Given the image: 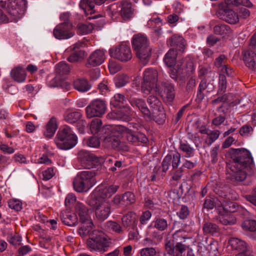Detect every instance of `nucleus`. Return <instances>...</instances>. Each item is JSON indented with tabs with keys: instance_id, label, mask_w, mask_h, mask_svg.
Listing matches in <instances>:
<instances>
[{
	"instance_id": "35",
	"label": "nucleus",
	"mask_w": 256,
	"mask_h": 256,
	"mask_svg": "<svg viewBox=\"0 0 256 256\" xmlns=\"http://www.w3.org/2000/svg\"><path fill=\"white\" fill-rule=\"evenodd\" d=\"M61 219L64 224L70 226H74L78 224V218L75 214H68L66 216L64 214H61Z\"/></svg>"
},
{
	"instance_id": "15",
	"label": "nucleus",
	"mask_w": 256,
	"mask_h": 256,
	"mask_svg": "<svg viewBox=\"0 0 256 256\" xmlns=\"http://www.w3.org/2000/svg\"><path fill=\"white\" fill-rule=\"evenodd\" d=\"M228 58L224 54H220L216 58L214 64L221 73H226L228 76H233L234 71L227 64Z\"/></svg>"
},
{
	"instance_id": "52",
	"label": "nucleus",
	"mask_w": 256,
	"mask_h": 256,
	"mask_svg": "<svg viewBox=\"0 0 256 256\" xmlns=\"http://www.w3.org/2000/svg\"><path fill=\"white\" fill-rule=\"evenodd\" d=\"M128 77L124 74L118 76L115 78V84L118 88L125 86L128 82Z\"/></svg>"
},
{
	"instance_id": "41",
	"label": "nucleus",
	"mask_w": 256,
	"mask_h": 256,
	"mask_svg": "<svg viewBox=\"0 0 256 256\" xmlns=\"http://www.w3.org/2000/svg\"><path fill=\"white\" fill-rule=\"evenodd\" d=\"M218 88V94H223L226 90L227 80L226 76L223 73L219 75Z\"/></svg>"
},
{
	"instance_id": "60",
	"label": "nucleus",
	"mask_w": 256,
	"mask_h": 256,
	"mask_svg": "<svg viewBox=\"0 0 256 256\" xmlns=\"http://www.w3.org/2000/svg\"><path fill=\"white\" fill-rule=\"evenodd\" d=\"M239 158L241 159L253 160L252 156L250 152L244 148H240Z\"/></svg>"
},
{
	"instance_id": "57",
	"label": "nucleus",
	"mask_w": 256,
	"mask_h": 256,
	"mask_svg": "<svg viewBox=\"0 0 256 256\" xmlns=\"http://www.w3.org/2000/svg\"><path fill=\"white\" fill-rule=\"evenodd\" d=\"M8 204L10 208L17 211L20 210L22 208V202L18 200H10L8 201Z\"/></svg>"
},
{
	"instance_id": "12",
	"label": "nucleus",
	"mask_w": 256,
	"mask_h": 256,
	"mask_svg": "<svg viewBox=\"0 0 256 256\" xmlns=\"http://www.w3.org/2000/svg\"><path fill=\"white\" fill-rule=\"evenodd\" d=\"M110 54L111 57L122 62H126L132 58L130 46L124 43H122L115 48H110Z\"/></svg>"
},
{
	"instance_id": "48",
	"label": "nucleus",
	"mask_w": 256,
	"mask_h": 256,
	"mask_svg": "<svg viewBox=\"0 0 256 256\" xmlns=\"http://www.w3.org/2000/svg\"><path fill=\"white\" fill-rule=\"evenodd\" d=\"M129 102L132 106L138 108L140 110L146 106L144 100L142 98H138L130 96L129 98Z\"/></svg>"
},
{
	"instance_id": "1",
	"label": "nucleus",
	"mask_w": 256,
	"mask_h": 256,
	"mask_svg": "<svg viewBox=\"0 0 256 256\" xmlns=\"http://www.w3.org/2000/svg\"><path fill=\"white\" fill-rule=\"evenodd\" d=\"M118 188L116 186L101 184L89 196L88 204L93 207L96 216L99 220L104 221L109 216L111 205L108 198L116 192Z\"/></svg>"
},
{
	"instance_id": "14",
	"label": "nucleus",
	"mask_w": 256,
	"mask_h": 256,
	"mask_svg": "<svg viewBox=\"0 0 256 256\" xmlns=\"http://www.w3.org/2000/svg\"><path fill=\"white\" fill-rule=\"evenodd\" d=\"M116 127L114 128L113 131L110 132L108 129L102 128V132H104V134L108 132V134L104 136V142L106 146L112 148L118 149L122 148L119 138L122 136L120 132H118L116 131Z\"/></svg>"
},
{
	"instance_id": "33",
	"label": "nucleus",
	"mask_w": 256,
	"mask_h": 256,
	"mask_svg": "<svg viewBox=\"0 0 256 256\" xmlns=\"http://www.w3.org/2000/svg\"><path fill=\"white\" fill-rule=\"evenodd\" d=\"M152 117V122L154 121L158 124H163L166 121V114L163 108H159L153 111Z\"/></svg>"
},
{
	"instance_id": "7",
	"label": "nucleus",
	"mask_w": 256,
	"mask_h": 256,
	"mask_svg": "<svg viewBox=\"0 0 256 256\" xmlns=\"http://www.w3.org/2000/svg\"><path fill=\"white\" fill-rule=\"evenodd\" d=\"M96 183L94 174L90 171L80 172L74 179L73 186L79 192H87Z\"/></svg>"
},
{
	"instance_id": "39",
	"label": "nucleus",
	"mask_w": 256,
	"mask_h": 256,
	"mask_svg": "<svg viewBox=\"0 0 256 256\" xmlns=\"http://www.w3.org/2000/svg\"><path fill=\"white\" fill-rule=\"evenodd\" d=\"M69 65L64 62H61L56 66L55 72L60 76L67 74L70 72Z\"/></svg>"
},
{
	"instance_id": "63",
	"label": "nucleus",
	"mask_w": 256,
	"mask_h": 256,
	"mask_svg": "<svg viewBox=\"0 0 256 256\" xmlns=\"http://www.w3.org/2000/svg\"><path fill=\"white\" fill-rule=\"evenodd\" d=\"M75 202H76V196L75 195L73 194H68L65 200L66 206L70 208Z\"/></svg>"
},
{
	"instance_id": "30",
	"label": "nucleus",
	"mask_w": 256,
	"mask_h": 256,
	"mask_svg": "<svg viewBox=\"0 0 256 256\" xmlns=\"http://www.w3.org/2000/svg\"><path fill=\"white\" fill-rule=\"evenodd\" d=\"M232 30L228 26L224 24H218L214 27V32L222 37L229 36L232 33Z\"/></svg>"
},
{
	"instance_id": "43",
	"label": "nucleus",
	"mask_w": 256,
	"mask_h": 256,
	"mask_svg": "<svg viewBox=\"0 0 256 256\" xmlns=\"http://www.w3.org/2000/svg\"><path fill=\"white\" fill-rule=\"evenodd\" d=\"M242 228L244 230L254 232L256 230V220L248 219L242 224Z\"/></svg>"
},
{
	"instance_id": "27",
	"label": "nucleus",
	"mask_w": 256,
	"mask_h": 256,
	"mask_svg": "<svg viewBox=\"0 0 256 256\" xmlns=\"http://www.w3.org/2000/svg\"><path fill=\"white\" fill-rule=\"evenodd\" d=\"M120 16L122 18L125 20H129L133 14L131 3L124 0L120 2Z\"/></svg>"
},
{
	"instance_id": "50",
	"label": "nucleus",
	"mask_w": 256,
	"mask_h": 256,
	"mask_svg": "<svg viewBox=\"0 0 256 256\" xmlns=\"http://www.w3.org/2000/svg\"><path fill=\"white\" fill-rule=\"evenodd\" d=\"M204 232L206 234H214L218 230V226L210 222L206 223L203 227Z\"/></svg>"
},
{
	"instance_id": "37",
	"label": "nucleus",
	"mask_w": 256,
	"mask_h": 256,
	"mask_svg": "<svg viewBox=\"0 0 256 256\" xmlns=\"http://www.w3.org/2000/svg\"><path fill=\"white\" fill-rule=\"evenodd\" d=\"M126 100L124 96L120 94H116L110 102V104L115 108H120L124 106Z\"/></svg>"
},
{
	"instance_id": "36",
	"label": "nucleus",
	"mask_w": 256,
	"mask_h": 256,
	"mask_svg": "<svg viewBox=\"0 0 256 256\" xmlns=\"http://www.w3.org/2000/svg\"><path fill=\"white\" fill-rule=\"evenodd\" d=\"M136 219V215L135 213L129 212L122 218V220L123 225L124 226L128 227L134 225Z\"/></svg>"
},
{
	"instance_id": "8",
	"label": "nucleus",
	"mask_w": 256,
	"mask_h": 256,
	"mask_svg": "<svg viewBox=\"0 0 256 256\" xmlns=\"http://www.w3.org/2000/svg\"><path fill=\"white\" fill-rule=\"evenodd\" d=\"M158 73L153 68H147L143 72V82L142 83L141 90L143 93L148 94L156 85Z\"/></svg>"
},
{
	"instance_id": "2",
	"label": "nucleus",
	"mask_w": 256,
	"mask_h": 256,
	"mask_svg": "<svg viewBox=\"0 0 256 256\" xmlns=\"http://www.w3.org/2000/svg\"><path fill=\"white\" fill-rule=\"evenodd\" d=\"M228 176L236 181L244 180L247 176L254 174V161H228L226 164Z\"/></svg>"
},
{
	"instance_id": "25",
	"label": "nucleus",
	"mask_w": 256,
	"mask_h": 256,
	"mask_svg": "<svg viewBox=\"0 0 256 256\" xmlns=\"http://www.w3.org/2000/svg\"><path fill=\"white\" fill-rule=\"evenodd\" d=\"M73 86L74 89L82 92H86L91 88V85L85 78H76L73 82Z\"/></svg>"
},
{
	"instance_id": "40",
	"label": "nucleus",
	"mask_w": 256,
	"mask_h": 256,
	"mask_svg": "<svg viewBox=\"0 0 256 256\" xmlns=\"http://www.w3.org/2000/svg\"><path fill=\"white\" fill-rule=\"evenodd\" d=\"M152 226L154 228L162 231L166 229L168 227L167 220L162 218H156L152 223Z\"/></svg>"
},
{
	"instance_id": "26",
	"label": "nucleus",
	"mask_w": 256,
	"mask_h": 256,
	"mask_svg": "<svg viewBox=\"0 0 256 256\" xmlns=\"http://www.w3.org/2000/svg\"><path fill=\"white\" fill-rule=\"evenodd\" d=\"M10 76L18 82H24L26 74L24 68L22 66H18L12 70Z\"/></svg>"
},
{
	"instance_id": "34",
	"label": "nucleus",
	"mask_w": 256,
	"mask_h": 256,
	"mask_svg": "<svg viewBox=\"0 0 256 256\" xmlns=\"http://www.w3.org/2000/svg\"><path fill=\"white\" fill-rule=\"evenodd\" d=\"M177 52L174 49H170L166 54L164 62L168 67H172L176 64Z\"/></svg>"
},
{
	"instance_id": "3",
	"label": "nucleus",
	"mask_w": 256,
	"mask_h": 256,
	"mask_svg": "<svg viewBox=\"0 0 256 256\" xmlns=\"http://www.w3.org/2000/svg\"><path fill=\"white\" fill-rule=\"evenodd\" d=\"M132 46L140 62L146 64L151 56V48L148 46L147 38L140 34L134 36Z\"/></svg>"
},
{
	"instance_id": "11",
	"label": "nucleus",
	"mask_w": 256,
	"mask_h": 256,
	"mask_svg": "<svg viewBox=\"0 0 256 256\" xmlns=\"http://www.w3.org/2000/svg\"><path fill=\"white\" fill-rule=\"evenodd\" d=\"M116 131L120 132L122 137H125L128 141L134 144H139L140 143L146 144L148 139L142 133L132 132L122 126H116Z\"/></svg>"
},
{
	"instance_id": "32",
	"label": "nucleus",
	"mask_w": 256,
	"mask_h": 256,
	"mask_svg": "<svg viewBox=\"0 0 256 256\" xmlns=\"http://www.w3.org/2000/svg\"><path fill=\"white\" fill-rule=\"evenodd\" d=\"M164 98L168 102H172L175 98L174 86L170 83L166 82L164 84Z\"/></svg>"
},
{
	"instance_id": "47",
	"label": "nucleus",
	"mask_w": 256,
	"mask_h": 256,
	"mask_svg": "<svg viewBox=\"0 0 256 256\" xmlns=\"http://www.w3.org/2000/svg\"><path fill=\"white\" fill-rule=\"evenodd\" d=\"M147 102L152 108L158 110L159 108H162L161 106V102L155 96H150L147 99Z\"/></svg>"
},
{
	"instance_id": "42",
	"label": "nucleus",
	"mask_w": 256,
	"mask_h": 256,
	"mask_svg": "<svg viewBox=\"0 0 256 256\" xmlns=\"http://www.w3.org/2000/svg\"><path fill=\"white\" fill-rule=\"evenodd\" d=\"M84 57V50L76 51L67 58V60L70 62H78L82 61Z\"/></svg>"
},
{
	"instance_id": "49",
	"label": "nucleus",
	"mask_w": 256,
	"mask_h": 256,
	"mask_svg": "<svg viewBox=\"0 0 256 256\" xmlns=\"http://www.w3.org/2000/svg\"><path fill=\"white\" fill-rule=\"evenodd\" d=\"M78 158L79 160H96V158L93 154L85 150L79 151Z\"/></svg>"
},
{
	"instance_id": "61",
	"label": "nucleus",
	"mask_w": 256,
	"mask_h": 256,
	"mask_svg": "<svg viewBox=\"0 0 256 256\" xmlns=\"http://www.w3.org/2000/svg\"><path fill=\"white\" fill-rule=\"evenodd\" d=\"M123 201L126 202L128 204H132L136 201L135 196L132 192H126L122 196Z\"/></svg>"
},
{
	"instance_id": "5",
	"label": "nucleus",
	"mask_w": 256,
	"mask_h": 256,
	"mask_svg": "<svg viewBox=\"0 0 256 256\" xmlns=\"http://www.w3.org/2000/svg\"><path fill=\"white\" fill-rule=\"evenodd\" d=\"M54 142L59 148L68 150L76 144L77 137L70 126H65L58 131Z\"/></svg>"
},
{
	"instance_id": "64",
	"label": "nucleus",
	"mask_w": 256,
	"mask_h": 256,
	"mask_svg": "<svg viewBox=\"0 0 256 256\" xmlns=\"http://www.w3.org/2000/svg\"><path fill=\"white\" fill-rule=\"evenodd\" d=\"M177 214L180 218L184 219L188 216L190 212L187 206H182L180 210Z\"/></svg>"
},
{
	"instance_id": "55",
	"label": "nucleus",
	"mask_w": 256,
	"mask_h": 256,
	"mask_svg": "<svg viewBox=\"0 0 256 256\" xmlns=\"http://www.w3.org/2000/svg\"><path fill=\"white\" fill-rule=\"evenodd\" d=\"M140 256H154L156 254V250L154 248H144L140 250Z\"/></svg>"
},
{
	"instance_id": "45",
	"label": "nucleus",
	"mask_w": 256,
	"mask_h": 256,
	"mask_svg": "<svg viewBox=\"0 0 256 256\" xmlns=\"http://www.w3.org/2000/svg\"><path fill=\"white\" fill-rule=\"evenodd\" d=\"M220 132L218 130H210L208 137L205 140V143L210 146L219 137Z\"/></svg>"
},
{
	"instance_id": "38",
	"label": "nucleus",
	"mask_w": 256,
	"mask_h": 256,
	"mask_svg": "<svg viewBox=\"0 0 256 256\" xmlns=\"http://www.w3.org/2000/svg\"><path fill=\"white\" fill-rule=\"evenodd\" d=\"M80 7L86 14H88L89 13L91 14L94 12V5L92 0H81Z\"/></svg>"
},
{
	"instance_id": "31",
	"label": "nucleus",
	"mask_w": 256,
	"mask_h": 256,
	"mask_svg": "<svg viewBox=\"0 0 256 256\" xmlns=\"http://www.w3.org/2000/svg\"><path fill=\"white\" fill-rule=\"evenodd\" d=\"M228 244L232 248L236 250L244 252L247 250V244L246 242L238 238H231L228 240Z\"/></svg>"
},
{
	"instance_id": "18",
	"label": "nucleus",
	"mask_w": 256,
	"mask_h": 256,
	"mask_svg": "<svg viewBox=\"0 0 256 256\" xmlns=\"http://www.w3.org/2000/svg\"><path fill=\"white\" fill-rule=\"evenodd\" d=\"M167 44L172 47L175 50L183 52L186 46V42L184 38L177 34H174L167 40Z\"/></svg>"
},
{
	"instance_id": "23",
	"label": "nucleus",
	"mask_w": 256,
	"mask_h": 256,
	"mask_svg": "<svg viewBox=\"0 0 256 256\" xmlns=\"http://www.w3.org/2000/svg\"><path fill=\"white\" fill-rule=\"evenodd\" d=\"M220 208L222 210L228 214L238 212L241 214H244L246 212V210L244 208L235 202H225Z\"/></svg>"
},
{
	"instance_id": "24",
	"label": "nucleus",
	"mask_w": 256,
	"mask_h": 256,
	"mask_svg": "<svg viewBox=\"0 0 256 256\" xmlns=\"http://www.w3.org/2000/svg\"><path fill=\"white\" fill-rule=\"evenodd\" d=\"M58 128L57 120L56 118L52 117L46 124L44 134L46 138H51Z\"/></svg>"
},
{
	"instance_id": "22",
	"label": "nucleus",
	"mask_w": 256,
	"mask_h": 256,
	"mask_svg": "<svg viewBox=\"0 0 256 256\" xmlns=\"http://www.w3.org/2000/svg\"><path fill=\"white\" fill-rule=\"evenodd\" d=\"M219 17L230 24H236L239 21L238 14L232 10H224L220 12Z\"/></svg>"
},
{
	"instance_id": "20",
	"label": "nucleus",
	"mask_w": 256,
	"mask_h": 256,
	"mask_svg": "<svg viewBox=\"0 0 256 256\" xmlns=\"http://www.w3.org/2000/svg\"><path fill=\"white\" fill-rule=\"evenodd\" d=\"M6 10L8 15V22H17L22 16V10L15 1L8 4Z\"/></svg>"
},
{
	"instance_id": "9",
	"label": "nucleus",
	"mask_w": 256,
	"mask_h": 256,
	"mask_svg": "<svg viewBox=\"0 0 256 256\" xmlns=\"http://www.w3.org/2000/svg\"><path fill=\"white\" fill-rule=\"evenodd\" d=\"M60 19L64 22L58 25L54 30V35L56 38L60 40L68 39L74 35L72 31V24L68 21V14H63L60 16Z\"/></svg>"
},
{
	"instance_id": "29",
	"label": "nucleus",
	"mask_w": 256,
	"mask_h": 256,
	"mask_svg": "<svg viewBox=\"0 0 256 256\" xmlns=\"http://www.w3.org/2000/svg\"><path fill=\"white\" fill-rule=\"evenodd\" d=\"M82 114L78 112H72L70 110H66L64 114V120L69 124H74L80 120Z\"/></svg>"
},
{
	"instance_id": "53",
	"label": "nucleus",
	"mask_w": 256,
	"mask_h": 256,
	"mask_svg": "<svg viewBox=\"0 0 256 256\" xmlns=\"http://www.w3.org/2000/svg\"><path fill=\"white\" fill-rule=\"evenodd\" d=\"M254 131L253 128L248 124H244L239 130V133L242 136H249L252 135Z\"/></svg>"
},
{
	"instance_id": "62",
	"label": "nucleus",
	"mask_w": 256,
	"mask_h": 256,
	"mask_svg": "<svg viewBox=\"0 0 256 256\" xmlns=\"http://www.w3.org/2000/svg\"><path fill=\"white\" fill-rule=\"evenodd\" d=\"M240 148H232L229 150L228 153V156L232 158V160H238L240 156Z\"/></svg>"
},
{
	"instance_id": "54",
	"label": "nucleus",
	"mask_w": 256,
	"mask_h": 256,
	"mask_svg": "<svg viewBox=\"0 0 256 256\" xmlns=\"http://www.w3.org/2000/svg\"><path fill=\"white\" fill-rule=\"evenodd\" d=\"M98 88L102 94H106L110 91L108 80L104 79L98 86Z\"/></svg>"
},
{
	"instance_id": "56",
	"label": "nucleus",
	"mask_w": 256,
	"mask_h": 256,
	"mask_svg": "<svg viewBox=\"0 0 256 256\" xmlns=\"http://www.w3.org/2000/svg\"><path fill=\"white\" fill-rule=\"evenodd\" d=\"M108 68L111 74H114L121 70V66L115 61L110 60Z\"/></svg>"
},
{
	"instance_id": "10",
	"label": "nucleus",
	"mask_w": 256,
	"mask_h": 256,
	"mask_svg": "<svg viewBox=\"0 0 256 256\" xmlns=\"http://www.w3.org/2000/svg\"><path fill=\"white\" fill-rule=\"evenodd\" d=\"M184 73L190 76L192 75L195 70L194 62L190 59L184 58L178 60L175 68L171 70L170 72V77L174 80H176L178 78V74Z\"/></svg>"
},
{
	"instance_id": "58",
	"label": "nucleus",
	"mask_w": 256,
	"mask_h": 256,
	"mask_svg": "<svg viewBox=\"0 0 256 256\" xmlns=\"http://www.w3.org/2000/svg\"><path fill=\"white\" fill-rule=\"evenodd\" d=\"M106 226L110 230L116 232L120 233L122 232V228L120 225L114 222L110 221L107 222Z\"/></svg>"
},
{
	"instance_id": "6",
	"label": "nucleus",
	"mask_w": 256,
	"mask_h": 256,
	"mask_svg": "<svg viewBox=\"0 0 256 256\" xmlns=\"http://www.w3.org/2000/svg\"><path fill=\"white\" fill-rule=\"evenodd\" d=\"M75 210L80 217L82 226L78 230L79 234L84 236L92 234L93 228V223L88 212V209L82 203L77 202L75 206Z\"/></svg>"
},
{
	"instance_id": "28",
	"label": "nucleus",
	"mask_w": 256,
	"mask_h": 256,
	"mask_svg": "<svg viewBox=\"0 0 256 256\" xmlns=\"http://www.w3.org/2000/svg\"><path fill=\"white\" fill-rule=\"evenodd\" d=\"M218 220L224 225L233 224L236 222L234 218L230 214L222 210L220 208H218Z\"/></svg>"
},
{
	"instance_id": "4",
	"label": "nucleus",
	"mask_w": 256,
	"mask_h": 256,
	"mask_svg": "<svg viewBox=\"0 0 256 256\" xmlns=\"http://www.w3.org/2000/svg\"><path fill=\"white\" fill-rule=\"evenodd\" d=\"M110 239L102 232L92 230L86 241V247L91 252H104L110 246Z\"/></svg>"
},
{
	"instance_id": "44",
	"label": "nucleus",
	"mask_w": 256,
	"mask_h": 256,
	"mask_svg": "<svg viewBox=\"0 0 256 256\" xmlns=\"http://www.w3.org/2000/svg\"><path fill=\"white\" fill-rule=\"evenodd\" d=\"M83 144L89 147L98 148L100 146V140L96 136H92L88 138H84L83 140Z\"/></svg>"
},
{
	"instance_id": "19",
	"label": "nucleus",
	"mask_w": 256,
	"mask_h": 256,
	"mask_svg": "<svg viewBox=\"0 0 256 256\" xmlns=\"http://www.w3.org/2000/svg\"><path fill=\"white\" fill-rule=\"evenodd\" d=\"M242 60L246 67L250 70L256 68V53L251 49H246L242 52Z\"/></svg>"
},
{
	"instance_id": "51",
	"label": "nucleus",
	"mask_w": 256,
	"mask_h": 256,
	"mask_svg": "<svg viewBox=\"0 0 256 256\" xmlns=\"http://www.w3.org/2000/svg\"><path fill=\"white\" fill-rule=\"evenodd\" d=\"M102 121L100 119L93 120L90 124V130L92 134L98 133L100 130Z\"/></svg>"
},
{
	"instance_id": "16",
	"label": "nucleus",
	"mask_w": 256,
	"mask_h": 256,
	"mask_svg": "<svg viewBox=\"0 0 256 256\" xmlns=\"http://www.w3.org/2000/svg\"><path fill=\"white\" fill-rule=\"evenodd\" d=\"M106 58L104 52L100 50H96L92 53L86 64V68L96 66L102 64Z\"/></svg>"
},
{
	"instance_id": "46",
	"label": "nucleus",
	"mask_w": 256,
	"mask_h": 256,
	"mask_svg": "<svg viewBox=\"0 0 256 256\" xmlns=\"http://www.w3.org/2000/svg\"><path fill=\"white\" fill-rule=\"evenodd\" d=\"M148 24L152 28L154 29L156 32L160 33L161 30L160 28L162 24L161 20L158 17H156L150 20L148 22Z\"/></svg>"
},
{
	"instance_id": "13",
	"label": "nucleus",
	"mask_w": 256,
	"mask_h": 256,
	"mask_svg": "<svg viewBox=\"0 0 256 256\" xmlns=\"http://www.w3.org/2000/svg\"><path fill=\"white\" fill-rule=\"evenodd\" d=\"M106 108L105 102L98 99L95 100L86 108L87 118L101 117L106 112Z\"/></svg>"
},
{
	"instance_id": "17",
	"label": "nucleus",
	"mask_w": 256,
	"mask_h": 256,
	"mask_svg": "<svg viewBox=\"0 0 256 256\" xmlns=\"http://www.w3.org/2000/svg\"><path fill=\"white\" fill-rule=\"evenodd\" d=\"M116 112L109 113L108 116L110 118L118 119L128 122L131 120L132 111L129 106H122L118 108Z\"/></svg>"
},
{
	"instance_id": "59",
	"label": "nucleus",
	"mask_w": 256,
	"mask_h": 256,
	"mask_svg": "<svg viewBox=\"0 0 256 256\" xmlns=\"http://www.w3.org/2000/svg\"><path fill=\"white\" fill-rule=\"evenodd\" d=\"M142 114L143 118L145 120L148 122H151L152 118V113L150 112V110L147 107L146 105L145 106L140 110Z\"/></svg>"
},
{
	"instance_id": "21",
	"label": "nucleus",
	"mask_w": 256,
	"mask_h": 256,
	"mask_svg": "<svg viewBox=\"0 0 256 256\" xmlns=\"http://www.w3.org/2000/svg\"><path fill=\"white\" fill-rule=\"evenodd\" d=\"M214 87L212 84L208 83L206 79H202L198 86L196 94V100L198 102H201L205 96L204 91L208 88L207 92L208 93L214 90Z\"/></svg>"
}]
</instances>
